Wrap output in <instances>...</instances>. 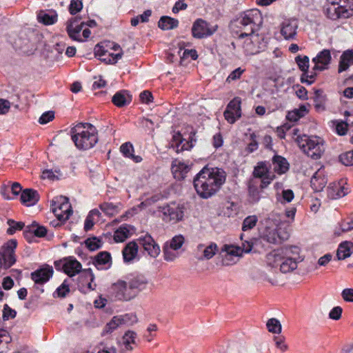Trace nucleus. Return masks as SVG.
I'll return each instance as SVG.
<instances>
[{"instance_id": "obj_2", "label": "nucleus", "mask_w": 353, "mask_h": 353, "mask_svg": "<svg viewBox=\"0 0 353 353\" xmlns=\"http://www.w3.org/2000/svg\"><path fill=\"white\" fill-rule=\"evenodd\" d=\"M281 215L276 212L270 213L261 223L260 238L270 244H280L287 240L290 234L285 230L281 231Z\"/></svg>"}, {"instance_id": "obj_9", "label": "nucleus", "mask_w": 353, "mask_h": 353, "mask_svg": "<svg viewBox=\"0 0 353 353\" xmlns=\"http://www.w3.org/2000/svg\"><path fill=\"white\" fill-rule=\"evenodd\" d=\"M17 245V241L11 239L1 247L0 250V269L1 268L8 269L15 263L14 250Z\"/></svg>"}, {"instance_id": "obj_4", "label": "nucleus", "mask_w": 353, "mask_h": 353, "mask_svg": "<svg viewBox=\"0 0 353 353\" xmlns=\"http://www.w3.org/2000/svg\"><path fill=\"white\" fill-rule=\"evenodd\" d=\"M72 140L79 150L94 147L98 141L97 130L89 123H79L70 130Z\"/></svg>"}, {"instance_id": "obj_50", "label": "nucleus", "mask_w": 353, "mask_h": 353, "mask_svg": "<svg viewBox=\"0 0 353 353\" xmlns=\"http://www.w3.org/2000/svg\"><path fill=\"white\" fill-rule=\"evenodd\" d=\"M85 244L90 251H94L97 249H99L102 245L101 240L97 237L88 239L85 240Z\"/></svg>"}, {"instance_id": "obj_63", "label": "nucleus", "mask_w": 353, "mask_h": 353, "mask_svg": "<svg viewBox=\"0 0 353 353\" xmlns=\"http://www.w3.org/2000/svg\"><path fill=\"white\" fill-rule=\"evenodd\" d=\"M28 44L29 41L27 39H22L21 38H19L14 42L16 48L23 50L24 52H28L29 51L28 46Z\"/></svg>"}, {"instance_id": "obj_43", "label": "nucleus", "mask_w": 353, "mask_h": 353, "mask_svg": "<svg viewBox=\"0 0 353 353\" xmlns=\"http://www.w3.org/2000/svg\"><path fill=\"white\" fill-rule=\"evenodd\" d=\"M99 208L108 216H114L119 212V206L112 203L104 202L100 204Z\"/></svg>"}, {"instance_id": "obj_29", "label": "nucleus", "mask_w": 353, "mask_h": 353, "mask_svg": "<svg viewBox=\"0 0 353 353\" xmlns=\"http://www.w3.org/2000/svg\"><path fill=\"white\" fill-rule=\"evenodd\" d=\"M58 15L55 10H41L37 14L39 22L46 26L52 25L57 21Z\"/></svg>"}, {"instance_id": "obj_53", "label": "nucleus", "mask_w": 353, "mask_h": 353, "mask_svg": "<svg viewBox=\"0 0 353 353\" xmlns=\"http://www.w3.org/2000/svg\"><path fill=\"white\" fill-rule=\"evenodd\" d=\"M299 69L303 72H307L309 68V58L307 56H298L295 59Z\"/></svg>"}, {"instance_id": "obj_45", "label": "nucleus", "mask_w": 353, "mask_h": 353, "mask_svg": "<svg viewBox=\"0 0 353 353\" xmlns=\"http://www.w3.org/2000/svg\"><path fill=\"white\" fill-rule=\"evenodd\" d=\"M120 325H122L118 316H114L112 320L105 325V327L103 328L102 334L105 335L106 334L111 333Z\"/></svg>"}, {"instance_id": "obj_52", "label": "nucleus", "mask_w": 353, "mask_h": 353, "mask_svg": "<svg viewBox=\"0 0 353 353\" xmlns=\"http://www.w3.org/2000/svg\"><path fill=\"white\" fill-rule=\"evenodd\" d=\"M11 341V339L7 331L0 330V353L3 352V349L7 347L8 343Z\"/></svg>"}, {"instance_id": "obj_40", "label": "nucleus", "mask_w": 353, "mask_h": 353, "mask_svg": "<svg viewBox=\"0 0 353 353\" xmlns=\"http://www.w3.org/2000/svg\"><path fill=\"white\" fill-rule=\"evenodd\" d=\"M198 250H202L203 253V257L205 259H212L218 250V248L216 243H211L209 245L204 248V245L200 244L198 245Z\"/></svg>"}, {"instance_id": "obj_14", "label": "nucleus", "mask_w": 353, "mask_h": 353, "mask_svg": "<svg viewBox=\"0 0 353 353\" xmlns=\"http://www.w3.org/2000/svg\"><path fill=\"white\" fill-rule=\"evenodd\" d=\"M163 219L174 223L181 221L184 216L183 208L180 205H168L163 208Z\"/></svg>"}, {"instance_id": "obj_7", "label": "nucleus", "mask_w": 353, "mask_h": 353, "mask_svg": "<svg viewBox=\"0 0 353 353\" xmlns=\"http://www.w3.org/2000/svg\"><path fill=\"white\" fill-rule=\"evenodd\" d=\"M51 208L57 219L65 221L69 219L72 213V206L68 197L59 196L51 201Z\"/></svg>"}, {"instance_id": "obj_19", "label": "nucleus", "mask_w": 353, "mask_h": 353, "mask_svg": "<svg viewBox=\"0 0 353 353\" xmlns=\"http://www.w3.org/2000/svg\"><path fill=\"white\" fill-rule=\"evenodd\" d=\"M348 188L345 186L343 181L334 182L327 188V197L330 199H337L347 194Z\"/></svg>"}, {"instance_id": "obj_38", "label": "nucleus", "mask_w": 353, "mask_h": 353, "mask_svg": "<svg viewBox=\"0 0 353 353\" xmlns=\"http://www.w3.org/2000/svg\"><path fill=\"white\" fill-rule=\"evenodd\" d=\"M112 50L114 51H119L116 54L108 53V57L102 58V61L105 62L108 64H114L117 62L119 59H120L122 57L123 52L122 50L119 45L116 43H112V46L111 47Z\"/></svg>"}, {"instance_id": "obj_54", "label": "nucleus", "mask_w": 353, "mask_h": 353, "mask_svg": "<svg viewBox=\"0 0 353 353\" xmlns=\"http://www.w3.org/2000/svg\"><path fill=\"white\" fill-rule=\"evenodd\" d=\"M339 160L346 166L353 165V150L341 154Z\"/></svg>"}, {"instance_id": "obj_48", "label": "nucleus", "mask_w": 353, "mask_h": 353, "mask_svg": "<svg viewBox=\"0 0 353 353\" xmlns=\"http://www.w3.org/2000/svg\"><path fill=\"white\" fill-rule=\"evenodd\" d=\"M258 221V218L256 215H251L247 216L243 221L242 230L247 231L255 227Z\"/></svg>"}, {"instance_id": "obj_28", "label": "nucleus", "mask_w": 353, "mask_h": 353, "mask_svg": "<svg viewBox=\"0 0 353 353\" xmlns=\"http://www.w3.org/2000/svg\"><path fill=\"white\" fill-rule=\"evenodd\" d=\"M21 201L26 206H32L39 200V195L37 191L33 189H26L21 194Z\"/></svg>"}, {"instance_id": "obj_51", "label": "nucleus", "mask_w": 353, "mask_h": 353, "mask_svg": "<svg viewBox=\"0 0 353 353\" xmlns=\"http://www.w3.org/2000/svg\"><path fill=\"white\" fill-rule=\"evenodd\" d=\"M118 317L121 325H131L137 322V317L134 314H125Z\"/></svg>"}, {"instance_id": "obj_12", "label": "nucleus", "mask_w": 353, "mask_h": 353, "mask_svg": "<svg viewBox=\"0 0 353 353\" xmlns=\"http://www.w3.org/2000/svg\"><path fill=\"white\" fill-rule=\"evenodd\" d=\"M241 100L239 97L234 98L227 105L224 112L225 119L230 123H234L241 116Z\"/></svg>"}, {"instance_id": "obj_61", "label": "nucleus", "mask_w": 353, "mask_h": 353, "mask_svg": "<svg viewBox=\"0 0 353 353\" xmlns=\"http://www.w3.org/2000/svg\"><path fill=\"white\" fill-rule=\"evenodd\" d=\"M54 118V112L53 111H48L44 112L39 118V122L41 124H46L52 121Z\"/></svg>"}, {"instance_id": "obj_59", "label": "nucleus", "mask_w": 353, "mask_h": 353, "mask_svg": "<svg viewBox=\"0 0 353 353\" xmlns=\"http://www.w3.org/2000/svg\"><path fill=\"white\" fill-rule=\"evenodd\" d=\"M120 150L125 157L129 158L132 154L134 148L130 143H125L121 145Z\"/></svg>"}, {"instance_id": "obj_57", "label": "nucleus", "mask_w": 353, "mask_h": 353, "mask_svg": "<svg viewBox=\"0 0 353 353\" xmlns=\"http://www.w3.org/2000/svg\"><path fill=\"white\" fill-rule=\"evenodd\" d=\"M245 70L241 68H238L233 70L226 79V81L230 83L240 79L241 74L244 72Z\"/></svg>"}, {"instance_id": "obj_32", "label": "nucleus", "mask_w": 353, "mask_h": 353, "mask_svg": "<svg viewBox=\"0 0 353 353\" xmlns=\"http://www.w3.org/2000/svg\"><path fill=\"white\" fill-rule=\"evenodd\" d=\"M128 282L130 285V289H131L132 292L135 293V297L140 291L145 288L148 283V281L143 276H134Z\"/></svg>"}, {"instance_id": "obj_25", "label": "nucleus", "mask_w": 353, "mask_h": 353, "mask_svg": "<svg viewBox=\"0 0 353 353\" xmlns=\"http://www.w3.org/2000/svg\"><path fill=\"white\" fill-rule=\"evenodd\" d=\"M92 263L98 270H107L112 265L111 255L106 251L100 252L93 258Z\"/></svg>"}, {"instance_id": "obj_17", "label": "nucleus", "mask_w": 353, "mask_h": 353, "mask_svg": "<svg viewBox=\"0 0 353 353\" xmlns=\"http://www.w3.org/2000/svg\"><path fill=\"white\" fill-rule=\"evenodd\" d=\"M53 268L52 266L45 265L41 268L31 273V279L35 284L43 285L48 282L53 275Z\"/></svg>"}, {"instance_id": "obj_56", "label": "nucleus", "mask_w": 353, "mask_h": 353, "mask_svg": "<svg viewBox=\"0 0 353 353\" xmlns=\"http://www.w3.org/2000/svg\"><path fill=\"white\" fill-rule=\"evenodd\" d=\"M83 8V3L81 0H71L69 6V11L71 14H75Z\"/></svg>"}, {"instance_id": "obj_5", "label": "nucleus", "mask_w": 353, "mask_h": 353, "mask_svg": "<svg viewBox=\"0 0 353 353\" xmlns=\"http://www.w3.org/2000/svg\"><path fill=\"white\" fill-rule=\"evenodd\" d=\"M263 23L261 13L257 9L247 10L239 20V28L243 31L239 38L252 35L258 31Z\"/></svg>"}, {"instance_id": "obj_46", "label": "nucleus", "mask_w": 353, "mask_h": 353, "mask_svg": "<svg viewBox=\"0 0 353 353\" xmlns=\"http://www.w3.org/2000/svg\"><path fill=\"white\" fill-rule=\"evenodd\" d=\"M267 328L270 332L279 334L281 332V324L276 319L272 318L267 322Z\"/></svg>"}, {"instance_id": "obj_39", "label": "nucleus", "mask_w": 353, "mask_h": 353, "mask_svg": "<svg viewBox=\"0 0 353 353\" xmlns=\"http://www.w3.org/2000/svg\"><path fill=\"white\" fill-rule=\"evenodd\" d=\"M137 334L132 331H128L125 333L121 340V345L124 347L123 351H130L132 350V344L134 343Z\"/></svg>"}, {"instance_id": "obj_3", "label": "nucleus", "mask_w": 353, "mask_h": 353, "mask_svg": "<svg viewBox=\"0 0 353 353\" xmlns=\"http://www.w3.org/2000/svg\"><path fill=\"white\" fill-rule=\"evenodd\" d=\"M299 248L296 246L283 248L279 253H270L267 256L268 265H279L283 273H288L296 270L297 264L302 259L299 256Z\"/></svg>"}, {"instance_id": "obj_36", "label": "nucleus", "mask_w": 353, "mask_h": 353, "mask_svg": "<svg viewBox=\"0 0 353 353\" xmlns=\"http://www.w3.org/2000/svg\"><path fill=\"white\" fill-rule=\"evenodd\" d=\"M353 252V243L345 241L340 244L337 250L336 256L339 260L349 257Z\"/></svg>"}, {"instance_id": "obj_13", "label": "nucleus", "mask_w": 353, "mask_h": 353, "mask_svg": "<svg viewBox=\"0 0 353 353\" xmlns=\"http://www.w3.org/2000/svg\"><path fill=\"white\" fill-rule=\"evenodd\" d=\"M298 21L295 19L284 20L280 25V32L285 40H294L297 35Z\"/></svg>"}, {"instance_id": "obj_11", "label": "nucleus", "mask_w": 353, "mask_h": 353, "mask_svg": "<svg viewBox=\"0 0 353 353\" xmlns=\"http://www.w3.org/2000/svg\"><path fill=\"white\" fill-rule=\"evenodd\" d=\"M137 241L138 245L142 246L151 257L156 258L160 254V248L150 234L147 233L141 235L137 239Z\"/></svg>"}, {"instance_id": "obj_55", "label": "nucleus", "mask_w": 353, "mask_h": 353, "mask_svg": "<svg viewBox=\"0 0 353 353\" xmlns=\"http://www.w3.org/2000/svg\"><path fill=\"white\" fill-rule=\"evenodd\" d=\"M8 224L10 228L8 229L7 232L10 234H14L17 230H21L24 227V223L23 222H16L13 220H8Z\"/></svg>"}, {"instance_id": "obj_31", "label": "nucleus", "mask_w": 353, "mask_h": 353, "mask_svg": "<svg viewBox=\"0 0 353 353\" xmlns=\"http://www.w3.org/2000/svg\"><path fill=\"white\" fill-rule=\"evenodd\" d=\"M352 65H353V50H345L340 57L338 68L339 73L346 71Z\"/></svg>"}, {"instance_id": "obj_16", "label": "nucleus", "mask_w": 353, "mask_h": 353, "mask_svg": "<svg viewBox=\"0 0 353 353\" xmlns=\"http://www.w3.org/2000/svg\"><path fill=\"white\" fill-rule=\"evenodd\" d=\"M324 12L326 16L332 20L347 18L350 15L347 10L342 6H339V3L334 1L325 7Z\"/></svg>"}, {"instance_id": "obj_30", "label": "nucleus", "mask_w": 353, "mask_h": 353, "mask_svg": "<svg viewBox=\"0 0 353 353\" xmlns=\"http://www.w3.org/2000/svg\"><path fill=\"white\" fill-rule=\"evenodd\" d=\"M327 180L324 176L323 171L319 170L311 178V187L315 192H321L325 186Z\"/></svg>"}, {"instance_id": "obj_27", "label": "nucleus", "mask_w": 353, "mask_h": 353, "mask_svg": "<svg viewBox=\"0 0 353 353\" xmlns=\"http://www.w3.org/2000/svg\"><path fill=\"white\" fill-rule=\"evenodd\" d=\"M138 243L137 241L129 242L123 248L122 254L125 263H131L138 254Z\"/></svg>"}, {"instance_id": "obj_41", "label": "nucleus", "mask_w": 353, "mask_h": 353, "mask_svg": "<svg viewBox=\"0 0 353 353\" xmlns=\"http://www.w3.org/2000/svg\"><path fill=\"white\" fill-rule=\"evenodd\" d=\"M130 235L129 227L128 225H122L114 232V239L116 242H123Z\"/></svg>"}, {"instance_id": "obj_60", "label": "nucleus", "mask_w": 353, "mask_h": 353, "mask_svg": "<svg viewBox=\"0 0 353 353\" xmlns=\"http://www.w3.org/2000/svg\"><path fill=\"white\" fill-rule=\"evenodd\" d=\"M17 312L15 310L10 308L7 304L4 305L3 310V319L6 321L10 319H14L16 316Z\"/></svg>"}, {"instance_id": "obj_15", "label": "nucleus", "mask_w": 353, "mask_h": 353, "mask_svg": "<svg viewBox=\"0 0 353 353\" xmlns=\"http://www.w3.org/2000/svg\"><path fill=\"white\" fill-rule=\"evenodd\" d=\"M331 60V51L327 49L321 50L312 59V62L314 63L312 70L314 71H323L328 69Z\"/></svg>"}, {"instance_id": "obj_33", "label": "nucleus", "mask_w": 353, "mask_h": 353, "mask_svg": "<svg viewBox=\"0 0 353 353\" xmlns=\"http://www.w3.org/2000/svg\"><path fill=\"white\" fill-rule=\"evenodd\" d=\"M272 163L274 170L279 174L286 172L289 169V163L281 156L275 155L272 159Z\"/></svg>"}, {"instance_id": "obj_44", "label": "nucleus", "mask_w": 353, "mask_h": 353, "mask_svg": "<svg viewBox=\"0 0 353 353\" xmlns=\"http://www.w3.org/2000/svg\"><path fill=\"white\" fill-rule=\"evenodd\" d=\"M163 258L167 261H173L180 255V252L174 250L168 245H163Z\"/></svg>"}, {"instance_id": "obj_49", "label": "nucleus", "mask_w": 353, "mask_h": 353, "mask_svg": "<svg viewBox=\"0 0 353 353\" xmlns=\"http://www.w3.org/2000/svg\"><path fill=\"white\" fill-rule=\"evenodd\" d=\"M268 170L264 162H260L254 168L253 175L256 178H262L268 174Z\"/></svg>"}, {"instance_id": "obj_47", "label": "nucleus", "mask_w": 353, "mask_h": 353, "mask_svg": "<svg viewBox=\"0 0 353 353\" xmlns=\"http://www.w3.org/2000/svg\"><path fill=\"white\" fill-rule=\"evenodd\" d=\"M184 243V237L182 235L174 236L170 241H167L164 245L170 247L174 250H179Z\"/></svg>"}, {"instance_id": "obj_62", "label": "nucleus", "mask_w": 353, "mask_h": 353, "mask_svg": "<svg viewBox=\"0 0 353 353\" xmlns=\"http://www.w3.org/2000/svg\"><path fill=\"white\" fill-rule=\"evenodd\" d=\"M342 312L343 310L340 306H336L330 310L329 317L333 320H339L341 317Z\"/></svg>"}, {"instance_id": "obj_24", "label": "nucleus", "mask_w": 353, "mask_h": 353, "mask_svg": "<svg viewBox=\"0 0 353 353\" xmlns=\"http://www.w3.org/2000/svg\"><path fill=\"white\" fill-rule=\"evenodd\" d=\"M222 253H225L223 255V263L225 265H230L234 263L232 257H238L241 256L242 250L239 246H235L233 245H225L222 248Z\"/></svg>"}, {"instance_id": "obj_1", "label": "nucleus", "mask_w": 353, "mask_h": 353, "mask_svg": "<svg viewBox=\"0 0 353 353\" xmlns=\"http://www.w3.org/2000/svg\"><path fill=\"white\" fill-rule=\"evenodd\" d=\"M225 179L226 174L222 169L205 166L194 176L193 184L201 198L208 199L220 190Z\"/></svg>"}, {"instance_id": "obj_34", "label": "nucleus", "mask_w": 353, "mask_h": 353, "mask_svg": "<svg viewBox=\"0 0 353 353\" xmlns=\"http://www.w3.org/2000/svg\"><path fill=\"white\" fill-rule=\"evenodd\" d=\"M259 181L256 179H252L248 185L249 201L250 203H257L260 196V190L259 188Z\"/></svg>"}, {"instance_id": "obj_58", "label": "nucleus", "mask_w": 353, "mask_h": 353, "mask_svg": "<svg viewBox=\"0 0 353 353\" xmlns=\"http://www.w3.org/2000/svg\"><path fill=\"white\" fill-rule=\"evenodd\" d=\"M70 288L68 285L65 284V281H64L55 291L54 293V296L55 294L58 297L63 298L66 296V294L69 292Z\"/></svg>"}, {"instance_id": "obj_10", "label": "nucleus", "mask_w": 353, "mask_h": 353, "mask_svg": "<svg viewBox=\"0 0 353 353\" xmlns=\"http://www.w3.org/2000/svg\"><path fill=\"white\" fill-rule=\"evenodd\" d=\"M217 30V26H212L202 19H196L192 27V34L196 39H203L213 34Z\"/></svg>"}, {"instance_id": "obj_37", "label": "nucleus", "mask_w": 353, "mask_h": 353, "mask_svg": "<svg viewBox=\"0 0 353 353\" xmlns=\"http://www.w3.org/2000/svg\"><path fill=\"white\" fill-rule=\"evenodd\" d=\"M179 25V21L176 19L163 16L159 21L158 26L162 30H171L176 28Z\"/></svg>"}, {"instance_id": "obj_20", "label": "nucleus", "mask_w": 353, "mask_h": 353, "mask_svg": "<svg viewBox=\"0 0 353 353\" xmlns=\"http://www.w3.org/2000/svg\"><path fill=\"white\" fill-rule=\"evenodd\" d=\"M94 280V275L92 270L90 268L85 269L79 277L80 287L84 293L95 289L96 285L92 284Z\"/></svg>"}, {"instance_id": "obj_26", "label": "nucleus", "mask_w": 353, "mask_h": 353, "mask_svg": "<svg viewBox=\"0 0 353 353\" xmlns=\"http://www.w3.org/2000/svg\"><path fill=\"white\" fill-rule=\"evenodd\" d=\"M312 99L314 101V105L316 111H317L318 112H322L326 110L327 97L323 90H314V97H312Z\"/></svg>"}, {"instance_id": "obj_8", "label": "nucleus", "mask_w": 353, "mask_h": 353, "mask_svg": "<svg viewBox=\"0 0 353 353\" xmlns=\"http://www.w3.org/2000/svg\"><path fill=\"white\" fill-rule=\"evenodd\" d=\"M109 292L118 301H129L135 298V293L130 289L128 282L123 280H118L112 283L109 288Z\"/></svg>"}, {"instance_id": "obj_42", "label": "nucleus", "mask_w": 353, "mask_h": 353, "mask_svg": "<svg viewBox=\"0 0 353 353\" xmlns=\"http://www.w3.org/2000/svg\"><path fill=\"white\" fill-rule=\"evenodd\" d=\"M47 233V230L43 226H37L32 225L31 227L28 226L25 231V235L28 237V235L34 234L36 236L43 237Z\"/></svg>"}, {"instance_id": "obj_64", "label": "nucleus", "mask_w": 353, "mask_h": 353, "mask_svg": "<svg viewBox=\"0 0 353 353\" xmlns=\"http://www.w3.org/2000/svg\"><path fill=\"white\" fill-rule=\"evenodd\" d=\"M343 300L346 302H353V288H345L341 292Z\"/></svg>"}, {"instance_id": "obj_22", "label": "nucleus", "mask_w": 353, "mask_h": 353, "mask_svg": "<svg viewBox=\"0 0 353 353\" xmlns=\"http://www.w3.org/2000/svg\"><path fill=\"white\" fill-rule=\"evenodd\" d=\"M190 170V165L179 159L172 161L171 170L174 179L183 180Z\"/></svg>"}, {"instance_id": "obj_35", "label": "nucleus", "mask_w": 353, "mask_h": 353, "mask_svg": "<svg viewBox=\"0 0 353 353\" xmlns=\"http://www.w3.org/2000/svg\"><path fill=\"white\" fill-rule=\"evenodd\" d=\"M112 103L117 107H123L131 101V97L125 90L117 92L112 99Z\"/></svg>"}, {"instance_id": "obj_23", "label": "nucleus", "mask_w": 353, "mask_h": 353, "mask_svg": "<svg viewBox=\"0 0 353 353\" xmlns=\"http://www.w3.org/2000/svg\"><path fill=\"white\" fill-rule=\"evenodd\" d=\"M63 270L70 277H72L81 270V264L74 257L70 256L63 261Z\"/></svg>"}, {"instance_id": "obj_21", "label": "nucleus", "mask_w": 353, "mask_h": 353, "mask_svg": "<svg viewBox=\"0 0 353 353\" xmlns=\"http://www.w3.org/2000/svg\"><path fill=\"white\" fill-rule=\"evenodd\" d=\"M195 132H191L189 137V139H190V143H189V141L183 143L184 139H182L181 134L180 133H177L173 136L171 147L174 148L177 153L185 150H189L193 146L192 141H196V139L193 138Z\"/></svg>"}, {"instance_id": "obj_6", "label": "nucleus", "mask_w": 353, "mask_h": 353, "mask_svg": "<svg viewBox=\"0 0 353 353\" xmlns=\"http://www.w3.org/2000/svg\"><path fill=\"white\" fill-rule=\"evenodd\" d=\"M296 141L299 147L308 157L313 159H319L325 152L324 141L316 136H298Z\"/></svg>"}, {"instance_id": "obj_18", "label": "nucleus", "mask_w": 353, "mask_h": 353, "mask_svg": "<svg viewBox=\"0 0 353 353\" xmlns=\"http://www.w3.org/2000/svg\"><path fill=\"white\" fill-rule=\"evenodd\" d=\"M84 26L85 22L79 23V20L77 18H71L66 23V31L72 39L83 41L80 37V32Z\"/></svg>"}]
</instances>
